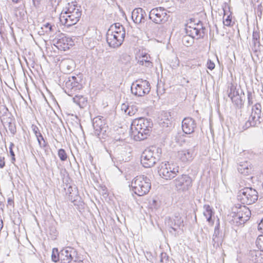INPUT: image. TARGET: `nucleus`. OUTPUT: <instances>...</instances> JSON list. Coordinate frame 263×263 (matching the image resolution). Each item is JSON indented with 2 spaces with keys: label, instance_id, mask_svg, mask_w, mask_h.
<instances>
[{
  "label": "nucleus",
  "instance_id": "22",
  "mask_svg": "<svg viewBox=\"0 0 263 263\" xmlns=\"http://www.w3.org/2000/svg\"><path fill=\"white\" fill-rule=\"evenodd\" d=\"M31 128L37 138L40 146L43 148L45 147L47 145V143L44 139L43 136L41 133L39 128L36 125L33 124L31 126Z\"/></svg>",
  "mask_w": 263,
  "mask_h": 263
},
{
  "label": "nucleus",
  "instance_id": "53",
  "mask_svg": "<svg viewBox=\"0 0 263 263\" xmlns=\"http://www.w3.org/2000/svg\"><path fill=\"white\" fill-rule=\"evenodd\" d=\"M3 227V221L2 219H0V231L2 230Z\"/></svg>",
  "mask_w": 263,
  "mask_h": 263
},
{
  "label": "nucleus",
  "instance_id": "13",
  "mask_svg": "<svg viewBox=\"0 0 263 263\" xmlns=\"http://www.w3.org/2000/svg\"><path fill=\"white\" fill-rule=\"evenodd\" d=\"M124 37L123 33H114L112 32L107 31L106 33V41L110 47L117 48L121 45Z\"/></svg>",
  "mask_w": 263,
  "mask_h": 263
},
{
  "label": "nucleus",
  "instance_id": "2",
  "mask_svg": "<svg viewBox=\"0 0 263 263\" xmlns=\"http://www.w3.org/2000/svg\"><path fill=\"white\" fill-rule=\"evenodd\" d=\"M153 126V123L150 119L140 118L135 119L132 123L130 129L134 136L139 140L146 138Z\"/></svg>",
  "mask_w": 263,
  "mask_h": 263
},
{
  "label": "nucleus",
  "instance_id": "28",
  "mask_svg": "<svg viewBox=\"0 0 263 263\" xmlns=\"http://www.w3.org/2000/svg\"><path fill=\"white\" fill-rule=\"evenodd\" d=\"M73 102L81 108H83L87 104V99L82 95H76L73 98Z\"/></svg>",
  "mask_w": 263,
  "mask_h": 263
},
{
  "label": "nucleus",
  "instance_id": "24",
  "mask_svg": "<svg viewBox=\"0 0 263 263\" xmlns=\"http://www.w3.org/2000/svg\"><path fill=\"white\" fill-rule=\"evenodd\" d=\"M138 63L142 66H144L147 67H152L153 65L151 61V58L149 54L144 53L142 54L141 57H139Z\"/></svg>",
  "mask_w": 263,
  "mask_h": 263
},
{
  "label": "nucleus",
  "instance_id": "17",
  "mask_svg": "<svg viewBox=\"0 0 263 263\" xmlns=\"http://www.w3.org/2000/svg\"><path fill=\"white\" fill-rule=\"evenodd\" d=\"M196 127L195 121L190 117L185 118L182 122V128L183 132L186 134L194 133Z\"/></svg>",
  "mask_w": 263,
  "mask_h": 263
},
{
  "label": "nucleus",
  "instance_id": "52",
  "mask_svg": "<svg viewBox=\"0 0 263 263\" xmlns=\"http://www.w3.org/2000/svg\"><path fill=\"white\" fill-rule=\"evenodd\" d=\"M8 203L10 204V205H11L13 203V200L11 199V198H8Z\"/></svg>",
  "mask_w": 263,
  "mask_h": 263
},
{
  "label": "nucleus",
  "instance_id": "42",
  "mask_svg": "<svg viewBox=\"0 0 263 263\" xmlns=\"http://www.w3.org/2000/svg\"><path fill=\"white\" fill-rule=\"evenodd\" d=\"M248 100L249 105H252L253 103V96L251 92H248Z\"/></svg>",
  "mask_w": 263,
  "mask_h": 263
},
{
  "label": "nucleus",
  "instance_id": "20",
  "mask_svg": "<svg viewBox=\"0 0 263 263\" xmlns=\"http://www.w3.org/2000/svg\"><path fill=\"white\" fill-rule=\"evenodd\" d=\"M178 158L184 163H188L193 159V151L183 149L178 152Z\"/></svg>",
  "mask_w": 263,
  "mask_h": 263
},
{
  "label": "nucleus",
  "instance_id": "25",
  "mask_svg": "<svg viewBox=\"0 0 263 263\" xmlns=\"http://www.w3.org/2000/svg\"><path fill=\"white\" fill-rule=\"evenodd\" d=\"M159 125L163 128L171 127L172 124L171 115L168 113H165L159 122Z\"/></svg>",
  "mask_w": 263,
  "mask_h": 263
},
{
  "label": "nucleus",
  "instance_id": "36",
  "mask_svg": "<svg viewBox=\"0 0 263 263\" xmlns=\"http://www.w3.org/2000/svg\"><path fill=\"white\" fill-rule=\"evenodd\" d=\"M138 110V108L136 105H129L126 114L130 116H132L135 115L137 112Z\"/></svg>",
  "mask_w": 263,
  "mask_h": 263
},
{
  "label": "nucleus",
  "instance_id": "10",
  "mask_svg": "<svg viewBox=\"0 0 263 263\" xmlns=\"http://www.w3.org/2000/svg\"><path fill=\"white\" fill-rule=\"evenodd\" d=\"M64 89L65 92L69 96L75 95L77 91L82 89L83 86L78 81L75 76L69 77L64 81Z\"/></svg>",
  "mask_w": 263,
  "mask_h": 263
},
{
  "label": "nucleus",
  "instance_id": "32",
  "mask_svg": "<svg viewBox=\"0 0 263 263\" xmlns=\"http://www.w3.org/2000/svg\"><path fill=\"white\" fill-rule=\"evenodd\" d=\"M261 109V105L259 103H256L252 107L251 113L260 118Z\"/></svg>",
  "mask_w": 263,
  "mask_h": 263
},
{
  "label": "nucleus",
  "instance_id": "19",
  "mask_svg": "<svg viewBox=\"0 0 263 263\" xmlns=\"http://www.w3.org/2000/svg\"><path fill=\"white\" fill-rule=\"evenodd\" d=\"M167 223L172 229L176 231L178 228L183 226V220L179 214H176L168 219Z\"/></svg>",
  "mask_w": 263,
  "mask_h": 263
},
{
  "label": "nucleus",
  "instance_id": "6",
  "mask_svg": "<svg viewBox=\"0 0 263 263\" xmlns=\"http://www.w3.org/2000/svg\"><path fill=\"white\" fill-rule=\"evenodd\" d=\"M258 194L257 191L252 187H245L238 192L237 199L241 203L251 204L258 199Z\"/></svg>",
  "mask_w": 263,
  "mask_h": 263
},
{
  "label": "nucleus",
  "instance_id": "21",
  "mask_svg": "<svg viewBox=\"0 0 263 263\" xmlns=\"http://www.w3.org/2000/svg\"><path fill=\"white\" fill-rule=\"evenodd\" d=\"M201 29L197 28L196 27H193L191 26H187L186 28V33L187 35H189L192 38L194 39L197 37V39H199L200 37H203L204 35V28L203 27Z\"/></svg>",
  "mask_w": 263,
  "mask_h": 263
},
{
  "label": "nucleus",
  "instance_id": "27",
  "mask_svg": "<svg viewBox=\"0 0 263 263\" xmlns=\"http://www.w3.org/2000/svg\"><path fill=\"white\" fill-rule=\"evenodd\" d=\"M107 31H110L114 32V33H123V36L125 37V31L124 28L122 25H120V23H115L110 26V28Z\"/></svg>",
  "mask_w": 263,
  "mask_h": 263
},
{
  "label": "nucleus",
  "instance_id": "29",
  "mask_svg": "<svg viewBox=\"0 0 263 263\" xmlns=\"http://www.w3.org/2000/svg\"><path fill=\"white\" fill-rule=\"evenodd\" d=\"M204 211L203 212V215L205 217L206 220L209 223H214V221L212 220V215L213 214V212L212 211V208L209 205H204Z\"/></svg>",
  "mask_w": 263,
  "mask_h": 263
},
{
  "label": "nucleus",
  "instance_id": "39",
  "mask_svg": "<svg viewBox=\"0 0 263 263\" xmlns=\"http://www.w3.org/2000/svg\"><path fill=\"white\" fill-rule=\"evenodd\" d=\"M260 35L259 32L257 31H254L253 33V40L254 41V45H256L257 44H259Z\"/></svg>",
  "mask_w": 263,
  "mask_h": 263
},
{
  "label": "nucleus",
  "instance_id": "37",
  "mask_svg": "<svg viewBox=\"0 0 263 263\" xmlns=\"http://www.w3.org/2000/svg\"><path fill=\"white\" fill-rule=\"evenodd\" d=\"M256 245L259 249L263 251V235L258 236L256 240Z\"/></svg>",
  "mask_w": 263,
  "mask_h": 263
},
{
  "label": "nucleus",
  "instance_id": "48",
  "mask_svg": "<svg viewBox=\"0 0 263 263\" xmlns=\"http://www.w3.org/2000/svg\"><path fill=\"white\" fill-rule=\"evenodd\" d=\"M41 0H32L33 5L35 7H38L40 5Z\"/></svg>",
  "mask_w": 263,
  "mask_h": 263
},
{
  "label": "nucleus",
  "instance_id": "23",
  "mask_svg": "<svg viewBox=\"0 0 263 263\" xmlns=\"http://www.w3.org/2000/svg\"><path fill=\"white\" fill-rule=\"evenodd\" d=\"M260 118V117L251 113L248 120L243 126V129L245 130L251 126H255L257 124H259L260 122L259 121Z\"/></svg>",
  "mask_w": 263,
  "mask_h": 263
},
{
  "label": "nucleus",
  "instance_id": "35",
  "mask_svg": "<svg viewBox=\"0 0 263 263\" xmlns=\"http://www.w3.org/2000/svg\"><path fill=\"white\" fill-rule=\"evenodd\" d=\"M51 258L52 260L55 262L60 260V252H58V249L53 248L52 249Z\"/></svg>",
  "mask_w": 263,
  "mask_h": 263
},
{
  "label": "nucleus",
  "instance_id": "3",
  "mask_svg": "<svg viewBox=\"0 0 263 263\" xmlns=\"http://www.w3.org/2000/svg\"><path fill=\"white\" fill-rule=\"evenodd\" d=\"M161 149L158 147L152 146L146 148L141 156V163L146 168L153 166L160 158Z\"/></svg>",
  "mask_w": 263,
  "mask_h": 263
},
{
  "label": "nucleus",
  "instance_id": "44",
  "mask_svg": "<svg viewBox=\"0 0 263 263\" xmlns=\"http://www.w3.org/2000/svg\"><path fill=\"white\" fill-rule=\"evenodd\" d=\"M5 165V158L0 156V168H3Z\"/></svg>",
  "mask_w": 263,
  "mask_h": 263
},
{
  "label": "nucleus",
  "instance_id": "16",
  "mask_svg": "<svg viewBox=\"0 0 263 263\" xmlns=\"http://www.w3.org/2000/svg\"><path fill=\"white\" fill-rule=\"evenodd\" d=\"M146 13L144 10L141 8H137L133 10L132 18L136 24H142L145 22L146 18Z\"/></svg>",
  "mask_w": 263,
  "mask_h": 263
},
{
  "label": "nucleus",
  "instance_id": "46",
  "mask_svg": "<svg viewBox=\"0 0 263 263\" xmlns=\"http://www.w3.org/2000/svg\"><path fill=\"white\" fill-rule=\"evenodd\" d=\"M189 140L187 139H186L185 140L191 143V146H193V147H194L196 144L195 140L193 138H191V137H189Z\"/></svg>",
  "mask_w": 263,
  "mask_h": 263
},
{
  "label": "nucleus",
  "instance_id": "9",
  "mask_svg": "<svg viewBox=\"0 0 263 263\" xmlns=\"http://www.w3.org/2000/svg\"><path fill=\"white\" fill-rule=\"evenodd\" d=\"M150 89V84L146 80H136L131 86L132 93L138 97L144 96L148 93Z\"/></svg>",
  "mask_w": 263,
  "mask_h": 263
},
{
  "label": "nucleus",
  "instance_id": "26",
  "mask_svg": "<svg viewBox=\"0 0 263 263\" xmlns=\"http://www.w3.org/2000/svg\"><path fill=\"white\" fill-rule=\"evenodd\" d=\"M238 172L244 175H248L251 173L252 168L248 162H241L238 166Z\"/></svg>",
  "mask_w": 263,
  "mask_h": 263
},
{
  "label": "nucleus",
  "instance_id": "5",
  "mask_svg": "<svg viewBox=\"0 0 263 263\" xmlns=\"http://www.w3.org/2000/svg\"><path fill=\"white\" fill-rule=\"evenodd\" d=\"M179 167L168 162H162L158 167L159 175L165 180H171L177 176Z\"/></svg>",
  "mask_w": 263,
  "mask_h": 263
},
{
  "label": "nucleus",
  "instance_id": "43",
  "mask_svg": "<svg viewBox=\"0 0 263 263\" xmlns=\"http://www.w3.org/2000/svg\"><path fill=\"white\" fill-rule=\"evenodd\" d=\"M129 106L127 104L123 103L121 105V110L124 111V113L126 114L129 107Z\"/></svg>",
  "mask_w": 263,
  "mask_h": 263
},
{
  "label": "nucleus",
  "instance_id": "31",
  "mask_svg": "<svg viewBox=\"0 0 263 263\" xmlns=\"http://www.w3.org/2000/svg\"><path fill=\"white\" fill-rule=\"evenodd\" d=\"M232 101L237 106L241 107L242 105V100L241 96H239V93L236 95H234L230 97Z\"/></svg>",
  "mask_w": 263,
  "mask_h": 263
},
{
  "label": "nucleus",
  "instance_id": "40",
  "mask_svg": "<svg viewBox=\"0 0 263 263\" xmlns=\"http://www.w3.org/2000/svg\"><path fill=\"white\" fill-rule=\"evenodd\" d=\"M232 23L231 16L228 15L226 19L223 18V24L227 26H231Z\"/></svg>",
  "mask_w": 263,
  "mask_h": 263
},
{
  "label": "nucleus",
  "instance_id": "51",
  "mask_svg": "<svg viewBox=\"0 0 263 263\" xmlns=\"http://www.w3.org/2000/svg\"><path fill=\"white\" fill-rule=\"evenodd\" d=\"M166 256V254L165 253H161V259H160V261L161 262H163V258L164 257H165Z\"/></svg>",
  "mask_w": 263,
  "mask_h": 263
},
{
  "label": "nucleus",
  "instance_id": "41",
  "mask_svg": "<svg viewBox=\"0 0 263 263\" xmlns=\"http://www.w3.org/2000/svg\"><path fill=\"white\" fill-rule=\"evenodd\" d=\"M206 65L208 68L210 70L214 69L215 66L214 63L209 59L208 60Z\"/></svg>",
  "mask_w": 263,
  "mask_h": 263
},
{
  "label": "nucleus",
  "instance_id": "45",
  "mask_svg": "<svg viewBox=\"0 0 263 263\" xmlns=\"http://www.w3.org/2000/svg\"><path fill=\"white\" fill-rule=\"evenodd\" d=\"M44 27L45 28L48 29L50 32L53 31V26L49 23H47L44 25Z\"/></svg>",
  "mask_w": 263,
  "mask_h": 263
},
{
  "label": "nucleus",
  "instance_id": "8",
  "mask_svg": "<svg viewBox=\"0 0 263 263\" xmlns=\"http://www.w3.org/2000/svg\"><path fill=\"white\" fill-rule=\"evenodd\" d=\"M92 126L95 135L100 139L104 138L108 129L105 119L102 116L94 118L92 120Z\"/></svg>",
  "mask_w": 263,
  "mask_h": 263
},
{
  "label": "nucleus",
  "instance_id": "38",
  "mask_svg": "<svg viewBox=\"0 0 263 263\" xmlns=\"http://www.w3.org/2000/svg\"><path fill=\"white\" fill-rule=\"evenodd\" d=\"M58 155L61 161H64L67 159V154L63 148L59 149Z\"/></svg>",
  "mask_w": 263,
  "mask_h": 263
},
{
  "label": "nucleus",
  "instance_id": "33",
  "mask_svg": "<svg viewBox=\"0 0 263 263\" xmlns=\"http://www.w3.org/2000/svg\"><path fill=\"white\" fill-rule=\"evenodd\" d=\"M228 91L229 98L238 93V92L236 90V86L233 83H230L229 85Z\"/></svg>",
  "mask_w": 263,
  "mask_h": 263
},
{
  "label": "nucleus",
  "instance_id": "4",
  "mask_svg": "<svg viewBox=\"0 0 263 263\" xmlns=\"http://www.w3.org/2000/svg\"><path fill=\"white\" fill-rule=\"evenodd\" d=\"M131 185L135 194L141 196L147 194L149 192L151 182L147 177L140 175L136 177L133 180Z\"/></svg>",
  "mask_w": 263,
  "mask_h": 263
},
{
  "label": "nucleus",
  "instance_id": "12",
  "mask_svg": "<svg viewBox=\"0 0 263 263\" xmlns=\"http://www.w3.org/2000/svg\"><path fill=\"white\" fill-rule=\"evenodd\" d=\"M251 213L249 209L246 205L240 206L239 210L235 213L233 218L238 224H242L248 220Z\"/></svg>",
  "mask_w": 263,
  "mask_h": 263
},
{
  "label": "nucleus",
  "instance_id": "34",
  "mask_svg": "<svg viewBox=\"0 0 263 263\" xmlns=\"http://www.w3.org/2000/svg\"><path fill=\"white\" fill-rule=\"evenodd\" d=\"M183 44L187 47L191 46L194 43V39L189 35H185L182 38Z\"/></svg>",
  "mask_w": 263,
  "mask_h": 263
},
{
  "label": "nucleus",
  "instance_id": "1",
  "mask_svg": "<svg viewBox=\"0 0 263 263\" xmlns=\"http://www.w3.org/2000/svg\"><path fill=\"white\" fill-rule=\"evenodd\" d=\"M81 15L80 6L73 3H69L68 6L62 10L59 18L62 24L70 27L75 25L79 21Z\"/></svg>",
  "mask_w": 263,
  "mask_h": 263
},
{
  "label": "nucleus",
  "instance_id": "47",
  "mask_svg": "<svg viewBox=\"0 0 263 263\" xmlns=\"http://www.w3.org/2000/svg\"><path fill=\"white\" fill-rule=\"evenodd\" d=\"M14 146V144L12 143H11L10 147H9V152H10L11 156H15L14 153L12 150V147Z\"/></svg>",
  "mask_w": 263,
  "mask_h": 263
},
{
  "label": "nucleus",
  "instance_id": "30",
  "mask_svg": "<svg viewBox=\"0 0 263 263\" xmlns=\"http://www.w3.org/2000/svg\"><path fill=\"white\" fill-rule=\"evenodd\" d=\"M219 232V226L215 227L214 229V233L213 235L212 242L213 246H218L220 241V238L218 237Z\"/></svg>",
  "mask_w": 263,
  "mask_h": 263
},
{
  "label": "nucleus",
  "instance_id": "49",
  "mask_svg": "<svg viewBox=\"0 0 263 263\" xmlns=\"http://www.w3.org/2000/svg\"><path fill=\"white\" fill-rule=\"evenodd\" d=\"M258 229L259 230L261 231L263 233V218L261 219L260 223L258 224Z\"/></svg>",
  "mask_w": 263,
  "mask_h": 263
},
{
  "label": "nucleus",
  "instance_id": "14",
  "mask_svg": "<svg viewBox=\"0 0 263 263\" xmlns=\"http://www.w3.org/2000/svg\"><path fill=\"white\" fill-rule=\"evenodd\" d=\"M67 195V199L73 203L76 206H82L83 202L81 200V197L78 195V191L76 188L72 187L69 186L66 192Z\"/></svg>",
  "mask_w": 263,
  "mask_h": 263
},
{
  "label": "nucleus",
  "instance_id": "7",
  "mask_svg": "<svg viewBox=\"0 0 263 263\" xmlns=\"http://www.w3.org/2000/svg\"><path fill=\"white\" fill-rule=\"evenodd\" d=\"M148 17L156 24H162L168 21L169 15L164 8L157 7L150 11Z\"/></svg>",
  "mask_w": 263,
  "mask_h": 263
},
{
  "label": "nucleus",
  "instance_id": "55",
  "mask_svg": "<svg viewBox=\"0 0 263 263\" xmlns=\"http://www.w3.org/2000/svg\"><path fill=\"white\" fill-rule=\"evenodd\" d=\"M4 109H6L7 111L8 110L7 108H6L5 106H3Z\"/></svg>",
  "mask_w": 263,
  "mask_h": 263
},
{
  "label": "nucleus",
  "instance_id": "15",
  "mask_svg": "<svg viewBox=\"0 0 263 263\" xmlns=\"http://www.w3.org/2000/svg\"><path fill=\"white\" fill-rule=\"evenodd\" d=\"M57 47L65 51L69 49L71 46L73 45V41L71 38L65 36L64 34L61 35L56 42Z\"/></svg>",
  "mask_w": 263,
  "mask_h": 263
},
{
  "label": "nucleus",
  "instance_id": "56",
  "mask_svg": "<svg viewBox=\"0 0 263 263\" xmlns=\"http://www.w3.org/2000/svg\"><path fill=\"white\" fill-rule=\"evenodd\" d=\"M0 34H1V29H0Z\"/></svg>",
  "mask_w": 263,
  "mask_h": 263
},
{
  "label": "nucleus",
  "instance_id": "18",
  "mask_svg": "<svg viewBox=\"0 0 263 263\" xmlns=\"http://www.w3.org/2000/svg\"><path fill=\"white\" fill-rule=\"evenodd\" d=\"M75 254V251L71 248L62 249L60 252V257L61 263H70L72 260V255Z\"/></svg>",
  "mask_w": 263,
  "mask_h": 263
},
{
  "label": "nucleus",
  "instance_id": "11",
  "mask_svg": "<svg viewBox=\"0 0 263 263\" xmlns=\"http://www.w3.org/2000/svg\"><path fill=\"white\" fill-rule=\"evenodd\" d=\"M173 182L177 190L183 192L192 186V180L189 176L183 174L178 176Z\"/></svg>",
  "mask_w": 263,
  "mask_h": 263
},
{
  "label": "nucleus",
  "instance_id": "50",
  "mask_svg": "<svg viewBox=\"0 0 263 263\" xmlns=\"http://www.w3.org/2000/svg\"><path fill=\"white\" fill-rule=\"evenodd\" d=\"M9 129H10L11 133L13 134H14V133L16 132L15 128H12V124L10 122H9Z\"/></svg>",
  "mask_w": 263,
  "mask_h": 263
},
{
  "label": "nucleus",
  "instance_id": "54",
  "mask_svg": "<svg viewBox=\"0 0 263 263\" xmlns=\"http://www.w3.org/2000/svg\"><path fill=\"white\" fill-rule=\"evenodd\" d=\"M15 161V156H11V162L12 163H14Z\"/></svg>",
  "mask_w": 263,
  "mask_h": 263
}]
</instances>
